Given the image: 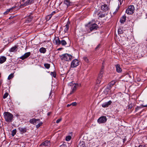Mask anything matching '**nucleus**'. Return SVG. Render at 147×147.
Segmentation results:
<instances>
[{
  "instance_id": "nucleus-1",
  "label": "nucleus",
  "mask_w": 147,
  "mask_h": 147,
  "mask_svg": "<svg viewBox=\"0 0 147 147\" xmlns=\"http://www.w3.org/2000/svg\"><path fill=\"white\" fill-rule=\"evenodd\" d=\"M5 121L7 122H11L13 118V115L9 112H5L3 114Z\"/></svg>"
},
{
  "instance_id": "nucleus-2",
  "label": "nucleus",
  "mask_w": 147,
  "mask_h": 147,
  "mask_svg": "<svg viewBox=\"0 0 147 147\" xmlns=\"http://www.w3.org/2000/svg\"><path fill=\"white\" fill-rule=\"evenodd\" d=\"M60 57L61 59L65 61H70L72 58L71 55L67 53L63 54L61 55H60Z\"/></svg>"
},
{
  "instance_id": "nucleus-3",
  "label": "nucleus",
  "mask_w": 147,
  "mask_h": 147,
  "mask_svg": "<svg viewBox=\"0 0 147 147\" xmlns=\"http://www.w3.org/2000/svg\"><path fill=\"white\" fill-rule=\"evenodd\" d=\"M104 67H102L100 70V71L98 74L97 78L96 80V83L97 84H99L100 83L101 78L102 77V74L104 71Z\"/></svg>"
},
{
  "instance_id": "nucleus-4",
  "label": "nucleus",
  "mask_w": 147,
  "mask_h": 147,
  "mask_svg": "<svg viewBox=\"0 0 147 147\" xmlns=\"http://www.w3.org/2000/svg\"><path fill=\"white\" fill-rule=\"evenodd\" d=\"M135 10V7L133 5H130L128 7L126 10V13L128 14L131 15L134 13Z\"/></svg>"
},
{
  "instance_id": "nucleus-5",
  "label": "nucleus",
  "mask_w": 147,
  "mask_h": 147,
  "mask_svg": "<svg viewBox=\"0 0 147 147\" xmlns=\"http://www.w3.org/2000/svg\"><path fill=\"white\" fill-rule=\"evenodd\" d=\"M79 61L77 59H75L73 60L71 64V67L72 68L76 67L79 64Z\"/></svg>"
},
{
  "instance_id": "nucleus-6",
  "label": "nucleus",
  "mask_w": 147,
  "mask_h": 147,
  "mask_svg": "<svg viewBox=\"0 0 147 147\" xmlns=\"http://www.w3.org/2000/svg\"><path fill=\"white\" fill-rule=\"evenodd\" d=\"M107 119L106 116H102L98 119L97 121L100 124L104 123L107 121Z\"/></svg>"
},
{
  "instance_id": "nucleus-7",
  "label": "nucleus",
  "mask_w": 147,
  "mask_h": 147,
  "mask_svg": "<svg viewBox=\"0 0 147 147\" xmlns=\"http://www.w3.org/2000/svg\"><path fill=\"white\" fill-rule=\"evenodd\" d=\"M98 28L97 25L95 23L92 24L89 26V28L91 31L96 30Z\"/></svg>"
},
{
  "instance_id": "nucleus-8",
  "label": "nucleus",
  "mask_w": 147,
  "mask_h": 147,
  "mask_svg": "<svg viewBox=\"0 0 147 147\" xmlns=\"http://www.w3.org/2000/svg\"><path fill=\"white\" fill-rule=\"evenodd\" d=\"M39 122H40V119H39L33 118L30 120V122L34 125H35L38 123Z\"/></svg>"
},
{
  "instance_id": "nucleus-9",
  "label": "nucleus",
  "mask_w": 147,
  "mask_h": 147,
  "mask_svg": "<svg viewBox=\"0 0 147 147\" xmlns=\"http://www.w3.org/2000/svg\"><path fill=\"white\" fill-rule=\"evenodd\" d=\"M30 54L31 53L30 52L26 53L24 55L20 57V58L22 60H24L29 57L30 55Z\"/></svg>"
},
{
  "instance_id": "nucleus-10",
  "label": "nucleus",
  "mask_w": 147,
  "mask_h": 147,
  "mask_svg": "<svg viewBox=\"0 0 147 147\" xmlns=\"http://www.w3.org/2000/svg\"><path fill=\"white\" fill-rule=\"evenodd\" d=\"M79 86V85L78 84H74V87L72 88L71 91L70 92V94H71L73 93H74L76 91L77 89V87H78Z\"/></svg>"
},
{
  "instance_id": "nucleus-11",
  "label": "nucleus",
  "mask_w": 147,
  "mask_h": 147,
  "mask_svg": "<svg viewBox=\"0 0 147 147\" xmlns=\"http://www.w3.org/2000/svg\"><path fill=\"white\" fill-rule=\"evenodd\" d=\"M112 103V102L111 100H110L107 102H105L104 103H103L102 105V106L103 107L105 108L108 107L109 105H110L111 103Z\"/></svg>"
},
{
  "instance_id": "nucleus-12",
  "label": "nucleus",
  "mask_w": 147,
  "mask_h": 147,
  "mask_svg": "<svg viewBox=\"0 0 147 147\" xmlns=\"http://www.w3.org/2000/svg\"><path fill=\"white\" fill-rule=\"evenodd\" d=\"M34 0H28L24 3V6H26L34 2Z\"/></svg>"
},
{
  "instance_id": "nucleus-13",
  "label": "nucleus",
  "mask_w": 147,
  "mask_h": 147,
  "mask_svg": "<svg viewBox=\"0 0 147 147\" xmlns=\"http://www.w3.org/2000/svg\"><path fill=\"white\" fill-rule=\"evenodd\" d=\"M77 147H86V146L84 141H80L78 143Z\"/></svg>"
},
{
  "instance_id": "nucleus-14",
  "label": "nucleus",
  "mask_w": 147,
  "mask_h": 147,
  "mask_svg": "<svg viewBox=\"0 0 147 147\" xmlns=\"http://www.w3.org/2000/svg\"><path fill=\"white\" fill-rule=\"evenodd\" d=\"M32 14L31 13L27 17L26 20L27 22H31L33 18L32 16Z\"/></svg>"
},
{
  "instance_id": "nucleus-15",
  "label": "nucleus",
  "mask_w": 147,
  "mask_h": 147,
  "mask_svg": "<svg viewBox=\"0 0 147 147\" xmlns=\"http://www.w3.org/2000/svg\"><path fill=\"white\" fill-rule=\"evenodd\" d=\"M18 129L22 133H24L26 131V129L25 127H18Z\"/></svg>"
},
{
  "instance_id": "nucleus-16",
  "label": "nucleus",
  "mask_w": 147,
  "mask_h": 147,
  "mask_svg": "<svg viewBox=\"0 0 147 147\" xmlns=\"http://www.w3.org/2000/svg\"><path fill=\"white\" fill-rule=\"evenodd\" d=\"M63 27L64 28V32L65 33H67L69 28V24L67 23Z\"/></svg>"
},
{
  "instance_id": "nucleus-17",
  "label": "nucleus",
  "mask_w": 147,
  "mask_h": 147,
  "mask_svg": "<svg viewBox=\"0 0 147 147\" xmlns=\"http://www.w3.org/2000/svg\"><path fill=\"white\" fill-rule=\"evenodd\" d=\"M6 58L4 56H2L0 57V63H4L6 60Z\"/></svg>"
},
{
  "instance_id": "nucleus-18",
  "label": "nucleus",
  "mask_w": 147,
  "mask_h": 147,
  "mask_svg": "<svg viewBox=\"0 0 147 147\" xmlns=\"http://www.w3.org/2000/svg\"><path fill=\"white\" fill-rule=\"evenodd\" d=\"M115 67L116 69V71L118 73L121 72L122 71V69L120 67V65L117 64L116 65Z\"/></svg>"
},
{
  "instance_id": "nucleus-19",
  "label": "nucleus",
  "mask_w": 147,
  "mask_h": 147,
  "mask_svg": "<svg viewBox=\"0 0 147 147\" xmlns=\"http://www.w3.org/2000/svg\"><path fill=\"white\" fill-rule=\"evenodd\" d=\"M97 15L100 18H102L106 16V14L105 13L102 14L101 12H97Z\"/></svg>"
},
{
  "instance_id": "nucleus-20",
  "label": "nucleus",
  "mask_w": 147,
  "mask_h": 147,
  "mask_svg": "<svg viewBox=\"0 0 147 147\" xmlns=\"http://www.w3.org/2000/svg\"><path fill=\"white\" fill-rule=\"evenodd\" d=\"M61 41L60 40L58 37H57L55 40V44L57 45H61Z\"/></svg>"
},
{
  "instance_id": "nucleus-21",
  "label": "nucleus",
  "mask_w": 147,
  "mask_h": 147,
  "mask_svg": "<svg viewBox=\"0 0 147 147\" xmlns=\"http://www.w3.org/2000/svg\"><path fill=\"white\" fill-rule=\"evenodd\" d=\"M126 20V16H123L121 18L120 20V22L121 23L123 24L125 22Z\"/></svg>"
},
{
  "instance_id": "nucleus-22",
  "label": "nucleus",
  "mask_w": 147,
  "mask_h": 147,
  "mask_svg": "<svg viewBox=\"0 0 147 147\" xmlns=\"http://www.w3.org/2000/svg\"><path fill=\"white\" fill-rule=\"evenodd\" d=\"M50 143V142L48 140H46L45 142H43L40 145H43L44 146H48V144Z\"/></svg>"
},
{
  "instance_id": "nucleus-23",
  "label": "nucleus",
  "mask_w": 147,
  "mask_h": 147,
  "mask_svg": "<svg viewBox=\"0 0 147 147\" xmlns=\"http://www.w3.org/2000/svg\"><path fill=\"white\" fill-rule=\"evenodd\" d=\"M17 48V46H15L10 49L9 50V51L10 52H14L15 51H16Z\"/></svg>"
},
{
  "instance_id": "nucleus-24",
  "label": "nucleus",
  "mask_w": 147,
  "mask_h": 147,
  "mask_svg": "<svg viewBox=\"0 0 147 147\" xmlns=\"http://www.w3.org/2000/svg\"><path fill=\"white\" fill-rule=\"evenodd\" d=\"M46 49L44 47H42L39 49V51L41 53H44L46 52Z\"/></svg>"
},
{
  "instance_id": "nucleus-25",
  "label": "nucleus",
  "mask_w": 147,
  "mask_h": 147,
  "mask_svg": "<svg viewBox=\"0 0 147 147\" xmlns=\"http://www.w3.org/2000/svg\"><path fill=\"white\" fill-rule=\"evenodd\" d=\"M122 96L121 93H119L117 94V98L119 100H121V98H122L121 96Z\"/></svg>"
},
{
  "instance_id": "nucleus-26",
  "label": "nucleus",
  "mask_w": 147,
  "mask_h": 147,
  "mask_svg": "<svg viewBox=\"0 0 147 147\" xmlns=\"http://www.w3.org/2000/svg\"><path fill=\"white\" fill-rule=\"evenodd\" d=\"M109 90L110 88L109 87H107L105 89L104 92V93L106 95H107V94H108V92L109 91Z\"/></svg>"
},
{
  "instance_id": "nucleus-27",
  "label": "nucleus",
  "mask_w": 147,
  "mask_h": 147,
  "mask_svg": "<svg viewBox=\"0 0 147 147\" xmlns=\"http://www.w3.org/2000/svg\"><path fill=\"white\" fill-rule=\"evenodd\" d=\"M134 106V104L132 103H130L127 106V109H131Z\"/></svg>"
},
{
  "instance_id": "nucleus-28",
  "label": "nucleus",
  "mask_w": 147,
  "mask_h": 147,
  "mask_svg": "<svg viewBox=\"0 0 147 147\" xmlns=\"http://www.w3.org/2000/svg\"><path fill=\"white\" fill-rule=\"evenodd\" d=\"M64 2L65 3L67 6L70 5L69 0H65Z\"/></svg>"
},
{
  "instance_id": "nucleus-29",
  "label": "nucleus",
  "mask_w": 147,
  "mask_h": 147,
  "mask_svg": "<svg viewBox=\"0 0 147 147\" xmlns=\"http://www.w3.org/2000/svg\"><path fill=\"white\" fill-rule=\"evenodd\" d=\"M66 44L67 42L65 40H63L61 41V45H65Z\"/></svg>"
},
{
  "instance_id": "nucleus-30",
  "label": "nucleus",
  "mask_w": 147,
  "mask_h": 147,
  "mask_svg": "<svg viewBox=\"0 0 147 147\" xmlns=\"http://www.w3.org/2000/svg\"><path fill=\"white\" fill-rule=\"evenodd\" d=\"M45 68L47 69H49L50 67V65L48 63H45L44 64Z\"/></svg>"
},
{
  "instance_id": "nucleus-31",
  "label": "nucleus",
  "mask_w": 147,
  "mask_h": 147,
  "mask_svg": "<svg viewBox=\"0 0 147 147\" xmlns=\"http://www.w3.org/2000/svg\"><path fill=\"white\" fill-rule=\"evenodd\" d=\"M51 76L55 78L56 77V73L55 72H51Z\"/></svg>"
},
{
  "instance_id": "nucleus-32",
  "label": "nucleus",
  "mask_w": 147,
  "mask_h": 147,
  "mask_svg": "<svg viewBox=\"0 0 147 147\" xmlns=\"http://www.w3.org/2000/svg\"><path fill=\"white\" fill-rule=\"evenodd\" d=\"M16 130L15 129L13 130L12 131L11 135L12 136H14V135L16 134Z\"/></svg>"
},
{
  "instance_id": "nucleus-33",
  "label": "nucleus",
  "mask_w": 147,
  "mask_h": 147,
  "mask_svg": "<svg viewBox=\"0 0 147 147\" xmlns=\"http://www.w3.org/2000/svg\"><path fill=\"white\" fill-rule=\"evenodd\" d=\"M52 17V16L50 14L47 16L46 18V20L47 21L51 19Z\"/></svg>"
},
{
  "instance_id": "nucleus-34",
  "label": "nucleus",
  "mask_w": 147,
  "mask_h": 147,
  "mask_svg": "<svg viewBox=\"0 0 147 147\" xmlns=\"http://www.w3.org/2000/svg\"><path fill=\"white\" fill-rule=\"evenodd\" d=\"M115 81L113 80L111 81L109 83V86L110 87L112 86L115 84Z\"/></svg>"
},
{
  "instance_id": "nucleus-35",
  "label": "nucleus",
  "mask_w": 147,
  "mask_h": 147,
  "mask_svg": "<svg viewBox=\"0 0 147 147\" xmlns=\"http://www.w3.org/2000/svg\"><path fill=\"white\" fill-rule=\"evenodd\" d=\"M37 125H36V127L37 128H38L42 124V122H39Z\"/></svg>"
},
{
  "instance_id": "nucleus-36",
  "label": "nucleus",
  "mask_w": 147,
  "mask_h": 147,
  "mask_svg": "<svg viewBox=\"0 0 147 147\" xmlns=\"http://www.w3.org/2000/svg\"><path fill=\"white\" fill-rule=\"evenodd\" d=\"M13 74H11L10 75H9L8 77V79L9 80L11 79L12 78H13Z\"/></svg>"
},
{
  "instance_id": "nucleus-37",
  "label": "nucleus",
  "mask_w": 147,
  "mask_h": 147,
  "mask_svg": "<svg viewBox=\"0 0 147 147\" xmlns=\"http://www.w3.org/2000/svg\"><path fill=\"white\" fill-rule=\"evenodd\" d=\"M11 9V8H10L9 9H7L6 11L4 13V14H7L10 11V10Z\"/></svg>"
},
{
  "instance_id": "nucleus-38",
  "label": "nucleus",
  "mask_w": 147,
  "mask_h": 147,
  "mask_svg": "<svg viewBox=\"0 0 147 147\" xmlns=\"http://www.w3.org/2000/svg\"><path fill=\"white\" fill-rule=\"evenodd\" d=\"M71 139V137L70 136H68L66 137L65 139L67 141H69Z\"/></svg>"
},
{
  "instance_id": "nucleus-39",
  "label": "nucleus",
  "mask_w": 147,
  "mask_h": 147,
  "mask_svg": "<svg viewBox=\"0 0 147 147\" xmlns=\"http://www.w3.org/2000/svg\"><path fill=\"white\" fill-rule=\"evenodd\" d=\"M8 95V93H7V92L5 93L4 94V95L3 96V98L4 99L5 98H6L7 97Z\"/></svg>"
},
{
  "instance_id": "nucleus-40",
  "label": "nucleus",
  "mask_w": 147,
  "mask_h": 147,
  "mask_svg": "<svg viewBox=\"0 0 147 147\" xmlns=\"http://www.w3.org/2000/svg\"><path fill=\"white\" fill-rule=\"evenodd\" d=\"M118 31V33L119 34H121L123 32L122 30L121 29V28L119 29Z\"/></svg>"
},
{
  "instance_id": "nucleus-41",
  "label": "nucleus",
  "mask_w": 147,
  "mask_h": 147,
  "mask_svg": "<svg viewBox=\"0 0 147 147\" xmlns=\"http://www.w3.org/2000/svg\"><path fill=\"white\" fill-rule=\"evenodd\" d=\"M100 44H99L98 45V46L95 48V50L96 51L98 50L99 48H100Z\"/></svg>"
},
{
  "instance_id": "nucleus-42",
  "label": "nucleus",
  "mask_w": 147,
  "mask_h": 147,
  "mask_svg": "<svg viewBox=\"0 0 147 147\" xmlns=\"http://www.w3.org/2000/svg\"><path fill=\"white\" fill-rule=\"evenodd\" d=\"M62 118H60V119H58L57 120V121H56V123H58L62 120Z\"/></svg>"
},
{
  "instance_id": "nucleus-43",
  "label": "nucleus",
  "mask_w": 147,
  "mask_h": 147,
  "mask_svg": "<svg viewBox=\"0 0 147 147\" xmlns=\"http://www.w3.org/2000/svg\"><path fill=\"white\" fill-rule=\"evenodd\" d=\"M71 105H72L73 106H75L77 105V103L76 102H74L72 103L71 104Z\"/></svg>"
},
{
  "instance_id": "nucleus-44",
  "label": "nucleus",
  "mask_w": 147,
  "mask_h": 147,
  "mask_svg": "<svg viewBox=\"0 0 147 147\" xmlns=\"http://www.w3.org/2000/svg\"><path fill=\"white\" fill-rule=\"evenodd\" d=\"M142 107H138L135 109V111L136 112L138 111V110L140 109H141Z\"/></svg>"
},
{
  "instance_id": "nucleus-45",
  "label": "nucleus",
  "mask_w": 147,
  "mask_h": 147,
  "mask_svg": "<svg viewBox=\"0 0 147 147\" xmlns=\"http://www.w3.org/2000/svg\"><path fill=\"white\" fill-rule=\"evenodd\" d=\"M60 147H67L66 144H63L60 146Z\"/></svg>"
},
{
  "instance_id": "nucleus-46",
  "label": "nucleus",
  "mask_w": 147,
  "mask_h": 147,
  "mask_svg": "<svg viewBox=\"0 0 147 147\" xmlns=\"http://www.w3.org/2000/svg\"><path fill=\"white\" fill-rule=\"evenodd\" d=\"M84 60H85V61H86V62H88V59L86 57H84Z\"/></svg>"
},
{
  "instance_id": "nucleus-47",
  "label": "nucleus",
  "mask_w": 147,
  "mask_h": 147,
  "mask_svg": "<svg viewBox=\"0 0 147 147\" xmlns=\"http://www.w3.org/2000/svg\"><path fill=\"white\" fill-rule=\"evenodd\" d=\"M55 13L56 12L55 11H53L51 13V14H50V15H51L52 16L54 14H55Z\"/></svg>"
},
{
  "instance_id": "nucleus-48",
  "label": "nucleus",
  "mask_w": 147,
  "mask_h": 147,
  "mask_svg": "<svg viewBox=\"0 0 147 147\" xmlns=\"http://www.w3.org/2000/svg\"><path fill=\"white\" fill-rule=\"evenodd\" d=\"M142 107H147V105H142Z\"/></svg>"
},
{
  "instance_id": "nucleus-49",
  "label": "nucleus",
  "mask_w": 147,
  "mask_h": 147,
  "mask_svg": "<svg viewBox=\"0 0 147 147\" xmlns=\"http://www.w3.org/2000/svg\"><path fill=\"white\" fill-rule=\"evenodd\" d=\"M51 112H49L48 113H47V115L48 116H49L51 114Z\"/></svg>"
},
{
  "instance_id": "nucleus-50",
  "label": "nucleus",
  "mask_w": 147,
  "mask_h": 147,
  "mask_svg": "<svg viewBox=\"0 0 147 147\" xmlns=\"http://www.w3.org/2000/svg\"><path fill=\"white\" fill-rule=\"evenodd\" d=\"M71 106V104H68V105H67V107H69V106Z\"/></svg>"
},
{
  "instance_id": "nucleus-51",
  "label": "nucleus",
  "mask_w": 147,
  "mask_h": 147,
  "mask_svg": "<svg viewBox=\"0 0 147 147\" xmlns=\"http://www.w3.org/2000/svg\"><path fill=\"white\" fill-rule=\"evenodd\" d=\"M62 49V48H59L58 49V50H61Z\"/></svg>"
},
{
  "instance_id": "nucleus-52",
  "label": "nucleus",
  "mask_w": 147,
  "mask_h": 147,
  "mask_svg": "<svg viewBox=\"0 0 147 147\" xmlns=\"http://www.w3.org/2000/svg\"><path fill=\"white\" fill-rule=\"evenodd\" d=\"M24 4H21V5H20V7H22V6H24Z\"/></svg>"
},
{
  "instance_id": "nucleus-53",
  "label": "nucleus",
  "mask_w": 147,
  "mask_h": 147,
  "mask_svg": "<svg viewBox=\"0 0 147 147\" xmlns=\"http://www.w3.org/2000/svg\"><path fill=\"white\" fill-rule=\"evenodd\" d=\"M143 147V145H140L139 146V147Z\"/></svg>"
},
{
  "instance_id": "nucleus-54",
  "label": "nucleus",
  "mask_w": 147,
  "mask_h": 147,
  "mask_svg": "<svg viewBox=\"0 0 147 147\" xmlns=\"http://www.w3.org/2000/svg\"><path fill=\"white\" fill-rule=\"evenodd\" d=\"M69 84L70 85V86H71V83H69Z\"/></svg>"
},
{
  "instance_id": "nucleus-55",
  "label": "nucleus",
  "mask_w": 147,
  "mask_h": 147,
  "mask_svg": "<svg viewBox=\"0 0 147 147\" xmlns=\"http://www.w3.org/2000/svg\"><path fill=\"white\" fill-rule=\"evenodd\" d=\"M25 1V0H22V1L23 2H24Z\"/></svg>"
},
{
  "instance_id": "nucleus-56",
  "label": "nucleus",
  "mask_w": 147,
  "mask_h": 147,
  "mask_svg": "<svg viewBox=\"0 0 147 147\" xmlns=\"http://www.w3.org/2000/svg\"><path fill=\"white\" fill-rule=\"evenodd\" d=\"M1 82L0 81V85H1Z\"/></svg>"
}]
</instances>
